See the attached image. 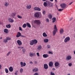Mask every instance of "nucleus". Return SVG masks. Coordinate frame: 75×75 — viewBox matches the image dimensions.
I'll list each match as a JSON object with an SVG mask.
<instances>
[{
    "label": "nucleus",
    "mask_w": 75,
    "mask_h": 75,
    "mask_svg": "<svg viewBox=\"0 0 75 75\" xmlns=\"http://www.w3.org/2000/svg\"><path fill=\"white\" fill-rule=\"evenodd\" d=\"M42 14L43 15H45V13H46V12H45V11H44L42 12Z\"/></svg>",
    "instance_id": "44"
},
{
    "label": "nucleus",
    "mask_w": 75,
    "mask_h": 75,
    "mask_svg": "<svg viewBox=\"0 0 75 75\" xmlns=\"http://www.w3.org/2000/svg\"><path fill=\"white\" fill-rule=\"evenodd\" d=\"M4 5L5 7H7L9 5L8 3L7 2H6L4 4Z\"/></svg>",
    "instance_id": "28"
},
{
    "label": "nucleus",
    "mask_w": 75,
    "mask_h": 75,
    "mask_svg": "<svg viewBox=\"0 0 75 75\" xmlns=\"http://www.w3.org/2000/svg\"><path fill=\"white\" fill-rule=\"evenodd\" d=\"M11 53V51H9L8 52L7 54H6L7 56H8L10 54V53Z\"/></svg>",
    "instance_id": "39"
},
{
    "label": "nucleus",
    "mask_w": 75,
    "mask_h": 75,
    "mask_svg": "<svg viewBox=\"0 0 75 75\" xmlns=\"http://www.w3.org/2000/svg\"><path fill=\"white\" fill-rule=\"evenodd\" d=\"M34 41L33 40H32L30 42V45H34Z\"/></svg>",
    "instance_id": "24"
},
{
    "label": "nucleus",
    "mask_w": 75,
    "mask_h": 75,
    "mask_svg": "<svg viewBox=\"0 0 75 75\" xmlns=\"http://www.w3.org/2000/svg\"><path fill=\"white\" fill-rule=\"evenodd\" d=\"M17 17L18 18H20L21 19L22 18V17L21 16H20L19 15H18Z\"/></svg>",
    "instance_id": "40"
},
{
    "label": "nucleus",
    "mask_w": 75,
    "mask_h": 75,
    "mask_svg": "<svg viewBox=\"0 0 75 75\" xmlns=\"http://www.w3.org/2000/svg\"><path fill=\"white\" fill-rule=\"evenodd\" d=\"M48 4L49 5H50V4H52V3H51V2L50 1H48Z\"/></svg>",
    "instance_id": "50"
},
{
    "label": "nucleus",
    "mask_w": 75,
    "mask_h": 75,
    "mask_svg": "<svg viewBox=\"0 0 75 75\" xmlns=\"http://www.w3.org/2000/svg\"><path fill=\"white\" fill-rule=\"evenodd\" d=\"M49 41V40H48V39H44V42H45L46 43L48 42Z\"/></svg>",
    "instance_id": "29"
},
{
    "label": "nucleus",
    "mask_w": 75,
    "mask_h": 75,
    "mask_svg": "<svg viewBox=\"0 0 75 75\" xmlns=\"http://www.w3.org/2000/svg\"><path fill=\"white\" fill-rule=\"evenodd\" d=\"M16 14V13H12L11 14V16L12 17H13V18H14V17H15Z\"/></svg>",
    "instance_id": "15"
},
{
    "label": "nucleus",
    "mask_w": 75,
    "mask_h": 75,
    "mask_svg": "<svg viewBox=\"0 0 75 75\" xmlns=\"http://www.w3.org/2000/svg\"><path fill=\"white\" fill-rule=\"evenodd\" d=\"M67 75H71V74H67Z\"/></svg>",
    "instance_id": "64"
},
{
    "label": "nucleus",
    "mask_w": 75,
    "mask_h": 75,
    "mask_svg": "<svg viewBox=\"0 0 75 75\" xmlns=\"http://www.w3.org/2000/svg\"><path fill=\"white\" fill-rule=\"evenodd\" d=\"M33 43H34V44H37V42H38V41L36 39H35L33 40Z\"/></svg>",
    "instance_id": "25"
},
{
    "label": "nucleus",
    "mask_w": 75,
    "mask_h": 75,
    "mask_svg": "<svg viewBox=\"0 0 75 75\" xmlns=\"http://www.w3.org/2000/svg\"><path fill=\"white\" fill-rule=\"evenodd\" d=\"M30 64H33V62H30Z\"/></svg>",
    "instance_id": "55"
},
{
    "label": "nucleus",
    "mask_w": 75,
    "mask_h": 75,
    "mask_svg": "<svg viewBox=\"0 0 75 75\" xmlns=\"http://www.w3.org/2000/svg\"><path fill=\"white\" fill-rule=\"evenodd\" d=\"M54 66L56 68H58L59 67V63L58 62H56L54 63Z\"/></svg>",
    "instance_id": "6"
},
{
    "label": "nucleus",
    "mask_w": 75,
    "mask_h": 75,
    "mask_svg": "<svg viewBox=\"0 0 75 75\" xmlns=\"http://www.w3.org/2000/svg\"><path fill=\"white\" fill-rule=\"evenodd\" d=\"M66 6L67 5L64 3L62 4H60V6H61V8H65Z\"/></svg>",
    "instance_id": "10"
},
{
    "label": "nucleus",
    "mask_w": 75,
    "mask_h": 75,
    "mask_svg": "<svg viewBox=\"0 0 75 75\" xmlns=\"http://www.w3.org/2000/svg\"><path fill=\"white\" fill-rule=\"evenodd\" d=\"M6 27L8 28H11V25L10 24H9L8 25H6Z\"/></svg>",
    "instance_id": "27"
},
{
    "label": "nucleus",
    "mask_w": 75,
    "mask_h": 75,
    "mask_svg": "<svg viewBox=\"0 0 75 75\" xmlns=\"http://www.w3.org/2000/svg\"><path fill=\"white\" fill-rule=\"evenodd\" d=\"M63 38H65V36H63Z\"/></svg>",
    "instance_id": "61"
},
{
    "label": "nucleus",
    "mask_w": 75,
    "mask_h": 75,
    "mask_svg": "<svg viewBox=\"0 0 75 75\" xmlns=\"http://www.w3.org/2000/svg\"><path fill=\"white\" fill-rule=\"evenodd\" d=\"M35 64H37V62L36 61H35Z\"/></svg>",
    "instance_id": "56"
},
{
    "label": "nucleus",
    "mask_w": 75,
    "mask_h": 75,
    "mask_svg": "<svg viewBox=\"0 0 75 75\" xmlns=\"http://www.w3.org/2000/svg\"><path fill=\"white\" fill-rule=\"evenodd\" d=\"M43 36L44 37H47V35L46 34V33L45 32H44L42 34Z\"/></svg>",
    "instance_id": "23"
},
{
    "label": "nucleus",
    "mask_w": 75,
    "mask_h": 75,
    "mask_svg": "<svg viewBox=\"0 0 75 75\" xmlns=\"http://www.w3.org/2000/svg\"><path fill=\"white\" fill-rule=\"evenodd\" d=\"M64 10V9H59L58 10V11H62V10Z\"/></svg>",
    "instance_id": "48"
},
{
    "label": "nucleus",
    "mask_w": 75,
    "mask_h": 75,
    "mask_svg": "<svg viewBox=\"0 0 75 75\" xmlns=\"http://www.w3.org/2000/svg\"><path fill=\"white\" fill-rule=\"evenodd\" d=\"M8 20L9 23H13L14 22V20L11 18H8Z\"/></svg>",
    "instance_id": "12"
},
{
    "label": "nucleus",
    "mask_w": 75,
    "mask_h": 75,
    "mask_svg": "<svg viewBox=\"0 0 75 75\" xmlns=\"http://www.w3.org/2000/svg\"><path fill=\"white\" fill-rule=\"evenodd\" d=\"M72 59V57L71 55H68L66 57V61H69L71 60Z\"/></svg>",
    "instance_id": "7"
},
{
    "label": "nucleus",
    "mask_w": 75,
    "mask_h": 75,
    "mask_svg": "<svg viewBox=\"0 0 75 75\" xmlns=\"http://www.w3.org/2000/svg\"><path fill=\"white\" fill-rule=\"evenodd\" d=\"M34 9L35 11H41V9L39 7H35Z\"/></svg>",
    "instance_id": "13"
},
{
    "label": "nucleus",
    "mask_w": 75,
    "mask_h": 75,
    "mask_svg": "<svg viewBox=\"0 0 75 75\" xmlns=\"http://www.w3.org/2000/svg\"><path fill=\"white\" fill-rule=\"evenodd\" d=\"M50 75H55V73H53L52 71H51L50 72Z\"/></svg>",
    "instance_id": "41"
},
{
    "label": "nucleus",
    "mask_w": 75,
    "mask_h": 75,
    "mask_svg": "<svg viewBox=\"0 0 75 75\" xmlns=\"http://www.w3.org/2000/svg\"><path fill=\"white\" fill-rule=\"evenodd\" d=\"M72 3H73V2H71L69 4V5H71V4H72Z\"/></svg>",
    "instance_id": "54"
},
{
    "label": "nucleus",
    "mask_w": 75,
    "mask_h": 75,
    "mask_svg": "<svg viewBox=\"0 0 75 75\" xmlns=\"http://www.w3.org/2000/svg\"><path fill=\"white\" fill-rule=\"evenodd\" d=\"M42 48V47L41 46H39L38 47V50H40L41 49V48Z\"/></svg>",
    "instance_id": "35"
},
{
    "label": "nucleus",
    "mask_w": 75,
    "mask_h": 75,
    "mask_svg": "<svg viewBox=\"0 0 75 75\" xmlns=\"http://www.w3.org/2000/svg\"><path fill=\"white\" fill-rule=\"evenodd\" d=\"M72 65V63H69L68 64V65L69 67H71Z\"/></svg>",
    "instance_id": "42"
},
{
    "label": "nucleus",
    "mask_w": 75,
    "mask_h": 75,
    "mask_svg": "<svg viewBox=\"0 0 75 75\" xmlns=\"http://www.w3.org/2000/svg\"><path fill=\"white\" fill-rule=\"evenodd\" d=\"M55 3H57V0H55Z\"/></svg>",
    "instance_id": "59"
},
{
    "label": "nucleus",
    "mask_w": 75,
    "mask_h": 75,
    "mask_svg": "<svg viewBox=\"0 0 75 75\" xmlns=\"http://www.w3.org/2000/svg\"><path fill=\"white\" fill-rule=\"evenodd\" d=\"M49 66L50 67H52L53 66V63L52 62H50L49 63Z\"/></svg>",
    "instance_id": "18"
},
{
    "label": "nucleus",
    "mask_w": 75,
    "mask_h": 75,
    "mask_svg": "<svg viewBox=\"0 0 75 75\" xmlns=\"http://www.w3.org/2000/svg\"><path fill=\"white\" fill-rule=\"evenodd\" d=\"M52 70L53 71H55V68H53L52 69Z\"/></svg>",
    "instance_id": "53"
},
{
    "label": "nucleus",
    "mask_w": 75,
    "mask_h": 75,
    "mask_svg": "<svg viewBox=\"0 0 75 75\" xmlns=\"http://www.w3.org/2000/svg\"><path fill=\"white\" fill-rule=\"evenodd\" d=\"M34 55H35V53H33V52H30L29 53V56L31 57H33L34 56Z\"/></svg>",
    "instance_id": "20"
},
{
    "label": "nucleus",
    "mask_w": 75,
    "mask_h": 75,
    "mask_svg": "<svg viewBox=\"0 0 75 75\" xmlns=\"http://www.w3.org/2000/svg\"><path fill=\"white\" fill-rule=\"evenodd\" d=\"M15 75H17V72H15Z\"/></svg>",
    "instance_id": "57"
},
{
    "label": "nucleus",
    "mask_w": 75,
    "mask_h": 75,
    "mask_svg": "<svg viewBox=\"0 0 75 75\" xmlns=\"http://www.w3.org/2000/svg\"><path fill=\"white\" fill-rule=\"evenodd\" d=\"M25 37V36L22 35L21 33L20 32H18L16 35V37L18 38V37Z\"/></svg>",
    "instance_id": "4"
},
{
    "label": "nucleus",
    "mask_w": 75,
    "mask_h": 75,
    "mask_svg": "<svg viewBox=\"0 0 75 75\" xmlns=\"http://www.w3.org/2000/svg\"><path fill=\"white\" fill-rule=\"evenodd\" d=\"M26 25H27V27H29V28H31V25H30V24L29 23L27 22L26 23Z\"/></svg>",
    "instance_id": "22"
},
{
    "label": "nucleus",
    "mask_w": 75,
    "mask_h": 75,
    "mask_svg": "<svg viewBox=\"0 0 75 75\" xmlns=\"http://www.w3.org/2000/svg\"><path fill=\"white\" fill-rule=\"evenodd\" d=\"M48 17L50 19H51L52 18V16L51 14H49L48 16Z\"/></svg>",
    "instance_id": "33"
},
{
    "label": "nucleus",
    "mask_w": 75,
    "mask_h": 75,
    "mask_svg": "<svg viewBox=\"0 0 75 75\" xmlns=\"http://www.w3.org/2000/svg\"><path fill=\"white\" fill-rule=\"evenodd\" d=\"M58 31V30H57V25H54V30L53 31V35H55L56 34V33Z\"/></svg>",
    "instance_id": "2"
},
{
    "label": "nucleus",
    "mask_w": 75,
    "mask_h": 75,
    "mask_svg": "<svg viewBox=\"0 0 75 75\" xmlns=\"http://www.w3.org/2000/svg\"><path fill=\"white\" fill-rule=\"evenodd\" d=\"M64 29L62 28H61L60 30V33L61 34H62L64 33Z\"/></svg>",
    "instance_id": "17"
},
{
    "label": "nucleus",
    "mask_w": 75,
    "mask_h": 75,
    "mask_svg": "<svg viewBox=\"0 0 75 75\" xmlns=\"http://www.w3.org/2000/svg\"><path fill=\"white\" fill-rule=\"evenodd\" d=\"M17 42L19 45H22V42L20 40H18L17 41Z\"/></svg>",
    "instance_id": "11"
},
{
    "label": "nucleus",
    "mask_w": 75,
    "mask_h": 75,
    "mask_svg": "<svg viewBox=\"0 0 75 75\" xmlns=\"http://www.w3.org/2000/svg\"><path fill=\"white\" fill-rule=\"evenodd\" d=\"M18 70L16 71V73L18 72Z\"/></svg>",
    "instance_id": "63"
},
{
    "label": "nucleus",
    "mask_w": 75,
    "mask_h": 75,
    "mask_svg": "<svg viewBox=\"0 0 75 75\" xmlns=\"http://www.w3.org/2000/svg\"><path fill=\"white\" fill-rule=\"evenodd\" d=\"M52 20H53L52 23H55V21H56V18H53L52 19Z\"/></svg>",
    "instance_id": "31"
},
{
    "label": "nucleus",
    "mask_w": 75,
    "mask_h": 75,
    "mask_svg": "<svg viewBox=\"0 0 75 75\" xmlns=\"http://www.w3.org/2000/svg\"><path fill=\"white\" fill-rule=\"evenodd\" d=\"M18 48H21V47H18Z\"/></svg>",
    "instance_id": "62"
},
{
    "label": "nucleus",
    "mask_w": 75,
    "mask_h": 75,
    "mask_svg": "<svg viewBox=\"0 0 75 75\" xmlns=\"http://www.w3.org/2000/svg\"><path fill=\"white\" fill-rule=\"evenodd\" d=\"M11 39L10 38L7 37L6 38V39L4 40V42H5V43H7L8 42V41H10Z\"/></svg>",
    "instance_id": "5"
},
{
    "label": "nucleus",
    "mask_w": 75,
    "mask_h": 75,
    "mask_svg": "<svg viewBox=\"0 0 75 75\" xmlns=\"http://www.w3.org/2000/svg\"><path fill=\"white\" fill-rule=\"evenodd\" d=\"M43 58H46L48 57V55L47 54H45L43 55Z\"/></svg>",
    "instance_id": "19"
},
{
    "label": "nucleus",
    "mask_w": 75,
    "mask_h": 75,
    "mask_svg": "<svg viewBox=\"0 0 75 75\" xmlns=\"http://www.w3.org/2000/svg\"><path fill=\"white\" fill-rule=\"evenodd\" d=\"M70 41V37H67L64 40V41L65 43H67L68 42H69Z\"/></svg>",
    "instance_id": "3"
},
{
    "label": "nucleus",
    "mask_w": 75,
    "mask_h": 75,
    "mask_svg": "<svg viewBox=\"0 0 75 75\" xmlns=\"http://www.w3.org/2000/svg\"><path fill=\"white\" fill-rule=\"evenodd\" d=\"M20 64L21 67H25L26 65V63L25 62H20Z\"/></svg>",
    "instance_id": "9"
},
{
    "label": "nucleus",
    "mask_w": 75,
    "mask_h": 75,
    "mask_svg": "<svg viewBox=\"0 0 75 75\" xmlns=\"http://www.w3.org/2000/svg\"><path fill=\"white\" fill-rule=\"evenodd\" d=\"M34 75H38V73H36L34 74Z\"/></svg>",
    "instance_id": "51"
},
{
    "label": "nucleus",
    "mask_w": 75,
    "mask_h": 75,
    "mask_svg": "<svg viewBox=\"0 0 75 75\" xmlns=\"http://www.w3.org/2000/svg\"><path fill=\"white\" fill-rule=\"evenodd\" d=\"M34 23L38 25H40V21L39 20H35L34 21Z\"/></svg>",
    "instance_id": "8"
},
{
    "label": "nucleus",
    "mask_w": 75,
    "mask_h": 75,
    "mask_svg": "<svg viewBox=\"0 0 75 75\" xmlns=\"http://www.w3.org/2000/svg\"><path fill=\"white\" fill-rule=\"evenodd\" d=\"M38 71V69L37 68H35L33 70V72H37Z\"/></svg>",
    "instance_id": "30"
},
{
    "label": "nucleus",
    "mask_w": 75,
    "mask_h": 75,
    "mask_svg": "<svg viewBox=\"0 0 75 75\" xmlns=\"http://www.w3.org/2000/svg\"><path fill=\"white\" fill-rule=\"evenodd\" d=\"M5 71L6 74H8V70L7 68H5Z\"/></svg>",
    "instance_id": "26"
},
{
    "label": "nucleus",
    "mask_w": 75,
    "mask_h": 75,
    "mask_svg": "<svg viewBox=\"0 0 75 75\" xmlns=\"http://www.w3.org/2000/svg\"><path fill=\"white\" fill-rule=\"evenodd\" d=\"M1 65L0 64V69H1Z\"/></svg>",
    "instance_id": "58"
},
{
    "label": "nucleus",
    "mask_w": 75,
    "mask_h": 75,
    "mask_svg": "<svg viewBox=\"0 0 75 75\" xmlns=\"http://www.w3.org/2000/svg\"><path fill=\"white\" fill-rule=\"evenodd\" d=\"M26 7L27 9H30L31 8V5L29 6H27Z\"/></svg>",
    "instance_id": "32"
},
{
    "label": "nucleus",
    "mask_w": 75,
    "mask_h": 75,
    "mask_svg": "<svg viewBox=\"0 0 75 75\" xmlns=\"http://www.w3.org/2000/svg\"><path fill=\"white\" fill-rule=\"evenodd\" d=\"M9 70L10 72H13V68L11 67H10L9 68Z\"/></svg>",
    "instance_id": "21"
},
{
    "label": "nucleus",
    "mask_w": 75,
    "mask_h": 75,
    "mask_svg": "<svg viewBox=\"0 0 75 75\" xmlns=\"http://www.w3.org/2000/svg\"><path fill=\"white\" fill-rule=\"evenodd\" d=\"M72 19H73V18L71 17V18H70V19H69V21H71V20Z\"/></svg>",
    "instance_id": "52"
},
{
    "label": "nucleus",
    "mask_w": 75,
    "mask_h": 75,
    "mask_svg": "<svg viewBox=\"0 0 75 75\" xmlns=\"http://www.w3.org/2000/svg\"><path fill=\"white\" fill-rule=\"evenodd\" d=\"M47 48H51V47L50 46V45H47Z\"/></svg>",
    "instance_id": "45"
},
{
    "label": "nucleus",
    "mask_w": 75,
    "mask_h": 75,
    "mask_svg": "<svg viewBox=\"0 0 75 75\" xmlns=\"http://www.w3.org/2000/svg\"><path fill=\"white\" fill-rule=\"evenodd\" d=\"M23 28H25L27 27V24L24 23L22 26Z\"/></svg>",
    "instance_id": "34"
},
{
    "label": "nucleus",
    "mask_w": 75,
    "mask_h": 75,
    "mask_svg": "<svg viewBox=\"0 0 75 75\" xmlns=\"http://www.w3.org/2000/svg\"><path fill=\"white\" fill-rule=\"evenodd\" d=\"M23 68H21L20 69V73H22L23 72Z\"/></svg>",
    "instance_id": "37"
},
{
    "label": "nucleus",
    "mask_w": 75,
    "mask_h": 75,
    "mask_svg": "<svg viewBox=\"0 0 75 75\" xmlns=\"http://www.w3.org/2000/svg\"><path fill=\"white\" fill-rule=\"evenodd\" d=\"M36 54H37L38 57H40V54H39V52H37L36 53Z\"/></svg>",
    "instance_id": "47"
},
{
    "label": "nucleus",
    "mask_w": 75,
    "mask_h": 75,
    "mask_svg": "<svg viewBox=\"0 0 75 75\" xmlns=\"http://www.w3.org/2000/svg\"><path fill=\"white\" fill-rule=\"evenodd\" d=\"M49 0L51 1H54V0Z\"/></svg>",
    "instance_id": "60"
},
{
    "label": "nucleus",
    "mask_w": 75,
    "mask_h": 75,
    "mask_svg": "<svg viewBox=\"0 0 75 75\" xmlns=\"http://www.w3.org/2000/svg\"><path fill=\"white\" fill-rule=\"evenodd\" d=\"M48 53L49 54H51V55H52V54H53V52H52L49 51L48 52Z\"/></svg>",
    "instance_id": "38"
},
{
    "label": "nucleus",
    "mask_w": 75,
    "mask_h": 75,
    "mask_svg": "<svg viewBox=\"0 0 75 75\" xmlns=\"http://www.w3.org/2000/svg\"><path fill=\"white\" fill-rule=\"evenodd\" d=\"M22 51L23 52V54H25V50L24 49H23L22 50Z\"/></svg>",
    "instance_id": "43"
},
{
    "label": "nucleus",
    "mask_w": 75,
    "mask_h": 75,
    "mask_svg": "<svg viewBox=\"0 0 75 75\" xmlns=\"http://www.w3.org/2000/svg\"><path fill=\"white\" fill-rule=\"evenodd\" d=\"M43 5L45 7H47V2H44L43 3Z\"/></svg>",
    "instance_id": "36"
},
{
    "label": "nucleus",
    "mask_w": 75,
    "mask_h": 75,
    "mask_svg": "<svg viewBox=\"0 0 75 75\" xmlns=\"http://www.w3.org/2000/svg\"><path fill=\"white\" fill-rule=\"evenodd\" d=\"M44 68H45V69H47L48 68V66L47 64H45L44 65Z\"/></svg>",
    "instance_id": "14"
},
{
    "label": "nucleus",
    "mask_w": 75,
    "mask_h": 75,
    "mask_svg": "<svg viewBox=\"0 0 75 75\" xmlns=\"http://www.w3.org/2000/svg\"><path fill=\"white\" fill-rule=\"evenodd\" d=\"M19 30L21 31H23V30H22V28H21L20 27H19Z\"/></svg>",
    "instance_id": "46"
},
{
    "label": "nucleus",
    "mask_w": 75,
    "mask_h": 75,
    "mask_svg": "<svg viewBox=\"0 0 75 75\" xmlns=\"http://www.w3.org/2000/svg\"><path fill=\"white\" fill-rule=\"evenodd\" d=\"M4 32L6 34H8V30L7 29H5L4 30Z\"/></svg>",
    "instance_id": "16"
},
{
    "label": "nucleus",
    "mask_w": 75,
    "mask_h": 75,
    "mask_svg": "<svg viewBox=\"0 0 75 75\" xmlns=\"http://www.w3.org/2000/svg\"><path fill=\"white\" fill-rule=\"evenodd\" d=\"M35 18H40L42 17V14L41 13L38 12L35 14Z\"/></svg>",
    "instance_id": "1"
},
{
    "label": "nucleus",
    "mask_w": 75,
    "mask_h": 75,
    "mask_svg": "<svg viewBox=\"0 0 75 75\" xmlns=\"http://www.w3.org/2000/svg\"><path fill=\"white\" fill-rule=\"evenodd\" d=\"M46 21L47 22V23H49L50 21V20H49V19H46Z\"/></svg>",
    "instance_id": "49"
}]
</instances>
